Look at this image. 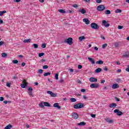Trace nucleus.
<instances>
[{
    "mask_svg": "<svg viewBox=\"0 0 129 129\" xmlns=\"http://www.w3.org/2000/svg\"><path fill=\"white\" fill-rule=\"evenodd\" d=\"M39 106L41 108H43L44 106H47V107H51V105L48 102H41L39 103Z\"/></svg>",
    "mask_w": 129,
    "mask_h": 129,
    "instance_id": "1",
    "label": "nucleus"
},
{
    "mask_svg": "<svg viewBox=\"0 0 129 129\" xmlns=\"http://www.w3.org/2000/svg\"><path fill=\"white\" fill-rule=\"evenodd\" d=\"M84 107V104H83V103H77L74 105V108H75V109L83 108Z\"/></svg>",
    "mask_w": 129,
    "mask_h": 129,
    "instance_id": "2",
    "label": "nucleus"
},
{
    "mask_svg": "<svg viewBox=\"0 0 129 129\" xmlns=\"http://www.w3.org/2000/svg\"><path fill=\"white\" fill-rule=\"evenodd\" d=\"M73 38L70 37L67 39H65L64 41V43H66L69 45H72L73 44Z\"/></svg>",
    "mask_w": 129,
    "mask_h": 129,
    "instance_id": "3",
    "label": "nucleus"
},
{
    "mask_svg": "<svg viewBox=\"0 0 129 129\" xmlns=\"http://www.w3.org/2000/svg\"><path fill=\"white\" fill-rule=\"evenodd\" d=\"M91 28L94 30H98V29H99V26L95 23H92L91 24Z\"/></svg>",
    "mask_w": 129,
    "mask_h": 129,
    "instance_id": "4",
    "label": "nucleus"
},
{
    "mask_svg": "<svg viewBox=\"0 0 129 129\" xmlns=\"http://www.w3.org/2000/svg\"><path fill=\"white\" fill-rule=\"evenodd\" d=\"M102 26H104L106 28H107L110 26V24L108 23V22L103 20L102 22Z\"/></svg>",
    "mask_w": 129,
    "mask_h": 129,
    "instance_id": "5",
    "label": "nucleus"
},
{
    "mask_svg": "<svg viewBox=\"0 0 129 129\" xmlns=\"http://www.w3.org/2000/svg\"><path fill=\"white\" fill-rule=\"evenodd\" d=\"M97 11H102L105 10V7L103 5H100L97 7Z\"/></svg>",
    "mask_w": 129,
    "mask_h": 129,
    "instance_id": "6",
    "label": "nucleus"
},
{
    "mask_svg": "<svg viewBox=\"0 0 129 129\" xmlns=\"http://www.w3.org/2000/svg\"><path fill=\"white\" fill-rule=\"evenodd\" d=\"M72 117L74 119H77V118L79 117V115H78V113L76 112H74L72 114Z\"/></svg>",
    "mask_w": 129,
    "mask_h": 129,
    "instance_id": "7",
    "label": "nucleus"
},
{
    "mask_svg": "<svg viewBox=\"0 0 129 129\" xmlns=\"http://www.w3.org/2000/svg\"><path fill=\"white\" fill-rule=\"evenodd\" d=\"M114 113H117V115H118V116H120V115H122L123 113L122 112L119 111V110L116 109L114 110Z\"/></svg>",
    "mask_w": 129,
    "mask_h": 129,
    "instance_id": "8",
    "label": "nucleus"
},
{
    "mask_svg": "<svg viewBox=\"0 0 129 129\" xmlns=\"http://www.w3.org/2000/svg\"><path fill=\"white\" fill-rule=\"evenodd\" d=\"M28 94L30 95V96H33V88L32 87H29L28 88Z\"/></svg>",
    "mask_w": 129,
    "mask_h": 129,
    "instance_id": "9",
    "label": "nucleus"
},
{
    "mask_svg": "<svg viewBox=\"0 0 129 129\" xmlns=\"http://www.w3.org/2000/svg\"><path fill=\"white\" fill-rule=\"evenodd\" d=\"M47 93L50 94L51 96V97H56L57 96V94L53 93V92L51 91H47Z\"/></svg>",
    "mask_w": 129,
    "mask_h": 129,
    "instance_id": "10",
    "label": "nucleus"
},
{
    "mask_svg": "<svg viewBox=\"0 0 129 129\" xmlns=\"http://www.w3.org/2000/svg\"><path fill=\"white\" fill-rule=\"evenodd\" d=\"M99 86V84H97V83H95V84H91L90 85V87L91 88H98Z\"/></svg>",
    "mask_w": 129,
    "mask_h": 129,
    "instance_id": "11",
    "label": "nucleus"
},
{
    "mask_svg": "<svg viewBox=\"0 0 129 129\" xmlns=\"http://www.w3.org/2000/svg\"><path fill=\"white\" fill-rule=\"evenodd\" d=\"M53 107L57 108V109H61V106L59 105V103H55L53 104Z\"/></svg>",
    "mask_w": 129,
    "mask_h": 129,
    "instance_id": "12",
    "label": "nucleus"
},
{
    "mask_svg": "<svg viewBox=\"0 0 129 129\" xmlns=\"http://www.w3.org/2000/svg\"><path fill=\"white\" fill-rule=\"evenodd\" d=\"M83 22H84V23H85V24L86 25H89V24H90V21L87 18H84L83 20Z\"/></svg>",
    "mask_w": 129,
    "mask_h": 129,
    "instance_id": "13",
    "label": "nucleus"
},
{
    "mask_svg": "<svg viewBox=\"0 0 129 129\" xmlns=\"http://www.w3.org/2000/svg\"><path fill=\"white\" fill-rule=\"evenodd\" d=\"M90 82H97V79L93 77H91L90 78Z\"/></svg>",
    "mask_w": 129,
    "mask_h": 129,
    "instance_id": "14",
    "label": "nucleus"
},
{
    "mask_svg": "<svg viewBox=\"0 0 129 129\" xmlns=\"http://www.w3.org/2000/svg\"><path fill=\"white\" fill-rule=\"evenodd\" d=\"M119 87V86L117 84H114L112 86V88L113 89H116L117 88H118Z\"/></svg>",
    "mask_w": 129,
    "mask_h": 129,
    "instance_id": "15",
    "label": "nucleus"
},
{
    "mask_svg": "<svg viewBox=\"0 0 129 129\" xmlns=\"http://www.w3.org/2000/svg\"><path fill=\"white\" fill-rule=\"evenodd\" d=\"M88 59L89 61L92 63V64H95V60H94V59L91 58V57H88Z\"/></svg>",
    "mask_w": 129,
    "mask_h": 129,
    "instance_id": "16",
    "label": "nucleus"
},
{
    "mask_svg": "<svg viewBox=\"0 0 129 129\" xmlns=\"http://www.w3.org/2000/svg\"><path fill=\"white\" fill-rule=\"evenodd\" d=\"M109 106L110 108H114V107H116V104L114 103H111L109 104Z\"/></svg>",
    "mask_w": 129,
    "mask_h": 129,
    "instance_id": "17",
    "label": "nucleus"
},
{
    "mask_svg": "<svg viewBox=\"0 0 129 129\" xmlns=\"http://www.w3.org/2000/svg\"><path fill=\"white\" fill-rule=\"evenodd\" d=\"M79 13H81V14H83V15H84V14H86V10H84V9H80L79 10Z\"/></svg>",
    "mask_w": 129,
    "mask_h": 129,
    "instance_id": "18",
    "label": "nucleus"
},
{
    "mask_svg": "<svg viewBox=\"0 0 129 129\" xmlns=\"http://www.w3.org/2000/svg\"><path fill=\"white\" fill-rule=\"evenodd\" d=\"M124 58H128L129 57V51L126 52L123 55Z\"/></svg>",
    "mask_w": 129,
    "mask_h": 129,
    "instance_id": "19",
    "label": "nucleus"
},
{
    "mask_svg": "<svg viewBox=\"0 0 129 129\" xmlns=\"http://www.w3.org/2000/svg\"><path fill=\"white\" fill-rule=\"evenodd\" d=\"M101 71H102V69L100 68H98L95 71V73H99V72H101Z\"/></svg>",
    "mask_w": 129,
    "mask_h": 129,
    "instance_id": "20",
    "label": "nucleus"
},
{
    "mask_svg": "<svg viewBox=\"0 0 129 129\" xmlns=\"http://www.w3.org/2000/svg\"><path fill=\"white\" fill-rule=\"evenodd\" d=\"M96 64H99V65H102L103 64V61L102 60H99L96 62Z\"/></svg>",
    "mask_w": 129,
    "mask_h": 129,
    "instance_id": "21",
    "label": "nucleus"
},
{
    "mask_svg": "<svg viewBox=\"0 0 129 129\" xmlns=\"http://www.w3.org/2000/svg\"><path fill=\"white\" fill-rule=\"evenodd\" d=\"M28 84H29V83H26V84H21V88H26V87H27V86H28Z\"/></svg>",
    "mask_w": 129,
    "mask_h": 129,
    "instance_id": "22",
    "label": "nucleus"
},
{
    "mask_svg": "<svg viewBox=\"0 0 129 129\" xmlns=\"http://www.w3.org/2000/svg\"><path fill=\"white\" fill-rule=\"evenodd\" d=\"M85 124H86V122H85L84 121H82L80 123H78V125H80L81 126L85 125Z\"/></svg>",
    "mask_w": 129,
    "mask_h": 129,
    "instance_id": "23",
    "label": "nucleus"
},
{
    "mask_svg": "<svg viewBox=\"0 0 129 129\" xmlns=\"http://www.w3.org/2000/svg\"><path fill=\"white\" fill-rule=\"evenodd\" d=\"M12 127H13V125H12L11 124H9L5 127V129H11Z\"/></svg>",
    "mask_w": 129,
    "mask_h": 129,
    "instance_id": "24",
    "label": "nucleus"
},
{
    "mask_svg": "<svg viewBox=\"0 0 129 129\" xmlns=\"http://www.w3.org/2000/svg\"><path fill=\"white\" fill-rule=\"evenodd\" d=\"M85 36H80L79 38V40L81 41V42H82V41H83V40H85Z\"/></svg>",
    "mask_w": 129,
    "mask_h": 129,
    "instance_id": "25",
    "label": "nucleus"
},
{
    "mask_svg": "<svg viewBox=\"0 0 129 129\" xmlns=\"http://www.w3.org/2000/svg\"><path fill=\"white\" fill-rule=\"evenodd\" d=\"M12 62L13 63V64H18V65H19L20 64V63H19V60L17 59L13 60Z\"/></svg>",
    "mask_w": 129,
    "mask_h": 129,
    "instance_id": "26",
    "label": "nucleus"
},
{
    "mask_svg": "<svg viewBox=\"0 0 129 129\" xmlns=\"http://www.w3.org/2000/svg\"><path fill=\"white\" fill-rule=\"evenodd\" d=\"M31 39H25L24 41H23V43H30L31 42Z\"/></svg>",
    "mask_w": 129,
    "mask_h": 129,
    "instance_id": "27",
    "label": "nucleus"
},
{
    "mask_svg": "<svg viewBox=\"0 0 129 129\" xmlns=\"http://www.w3.org/2000/svg\"><path fill=\"white\" fill-rule=\"evenodd\" d=\"M32 46L34 48V49H38V47H39V45L36 43L33 44Z\"/></svg>",
    "mask_w": 129,
    "mask_h": 129,
    "instance_id": "28",
    "label": "nucleus"
},
{
    "mask_svg": "<svg viewBox=\"0 0 129 129\" xmlns=\"http://www.w3.org/2000/svg\"><path fill=\"white\" fill-rule=\"evenodd\" d=\"M2 57H3V58H7V56H8V54L6 52H3L2 54Z\"/></svg>",
    "mask_w": 129,
    "mask_h": 129,
    "instance_id": "29",
    "label": "nucleus"
},
{
    "mask_svg": "<svg viewBox=\"0 0 129 129\" xmlns=\"http://www.w3.org/2000/svg\"><path fill=\"white\" fill-rule=\"evenodd\" d=\"M59 13H60L61 14H65L66 13V11H65L63 10L62 9H59L58 10Z\"/></svg>",
    "mask_w": 129,
    "mask_h": 129,
    "instance_id": "30",
    "label": "nucleus"
},
{
    "mask_svg": "<svg viewBox=\"0 0 129 129\" xmlns=\"http://www.w3.org/2000/svg\"><path fill=\"white\" fill-rule=\"evenodd\" d=\"M105 15H110V14H111V13L110 12V11L109 10H106L105 11Z\"/></svg>",
    "mask_w": 129,
    "mask_h": 129,
    "instance_id": "31",
    "label": "nucleus"
},
{
    "mask_svg": "<svg viewBox=\"0 0 129 129\" xmlns=\"http://www.w3.org/2000/svg\"><path fill=\"white\" fill-rule=\"evenodd\" d=\"M70 100H71V102H76V99H75L74 98H71L70 99Z\"/></svg>",
    "mask_w": 129,
    "mask_h": 129,
    "instance_id": "32",
    "label": "nucleus"
},
{
    "mask_svg": "<svg viewBox=\"0 0 129 129\" xmlns=\"http://www.w3.org/2000/svg\"><path fill=\"white\" fill-rule=\"evenodd\" d=\"M7 13L6 11H0V16H2L4 14H6Z\"/></svg>",
    "mask_w": 129,
    "mask_h": 129,
    "instance_id": "33",
    "label": "nucleus"
},
{
    "mask_svg": "<svg viewBox=\"0 0 129 129\" xmlns=\"http://www.w3.org/2000/svg\"><path fill=\"white\" fill-rule=\"evenodd\" d=\"M44 76L46 77V76H48V75H51V73L50 72H47V73H45L43 74Z\"/></svg>",
    "mask_w": 129,
    "mask_h": 129,
    "instance_id": "34",
    "label": "nucleus"
},
{
    "mask_svg": "<svg viewBox=\"0 0 129 129\" xmlns=\"http://www.w3.org/2000/svg\"><path fill=\"white\" fill-rule=\"evenodd\" d=\"M114 46H115V48H117L118 47V46H119V42H115Z\"/></svg>",
    "mask_w": 129,
    "mask_h": 129,
    "instance_id": "35",
    "label": "nucleus"
},
{
    "mask_svg": "<svg viewBox=\"0 0 129 129\" xmlns=\"http://www.w3.org/2000/svg\"><path fill=\"white\" fill-rule=\"evenodd\" d=\"M45 55V53L44 52L39 53L38 54V57H43Z\"/></svg>",
    "mask_w": 129,
    "mask_h": 129,
    "instance_id": "36",
    "label": "nucleus"
},
{
    "mask_svg": "<svg viewBox=\"0 0 129 129\" xmlns=\"http://www.w3.org/2000/svg\"><path fill=\"white\" fill-rule=\"evenodd\" d=\"M58 76H59V74H58L57 73L55 74V79H56V80H58V79H59Z\"/></svg>",
    "mask_w": 129,
    "mask_h": 129,
    "instance_id": "37",
    "label": "nucleus"
},
{
    "mask_svg": "<svg viewBox=\"0 0 129 129\" xmlns=\"http://www.w3.org/2000/svg\"><path fill=\"white\" fill-rule=\"evenodd\" d=\"M115 13H116V14H117L118 13H121V10L116 9L115 11Z\"/></svg>",
    "mask_w": 129,
    "mask_h": 129,
    "instance_id": "38",
    "label": "nucleus"
},
{
    "mask_svg": "<svg viewBox=\"0 0 129 129\" xmlns=\"http://www.w3.org/2000/svg\"><path fill=\"white\" fill-rule=\"evenodd\" d=\"M72 7L76 9V8H78V5H77V4H74V5H72Z\"/></svg>",
    "mask_w": 129,
    "mask_h": 129,
    "instance_id": "39",
    "label": "nucleus"
},
{
    "mask_svg": "<svg viewBox=\"0 0 129 129\" xmlns=\"http://www.w3.org/2000/svg\"><path fill=\"white\" fill-rule=\"evenodd\" d=\"M116 82H117L118 83H120L121 82V79H117L116 80Z\"/></svg>",
    "mask_w": 129,
    "mask_h": 129,
    "instance_id": "40",
    "label": "nucleus"
},
{
    "mask_svg": "<svg viewBox=\"0 0 129 129\" xmlns=\"http://www.w3.org/2000/svg\"><path fill=\"white\" fill-rule=\"evenodd\" d=\"M97 4H101L102 0H96Z\"/></svg>",
    "mask_w": 129,
    "mask_h": 129,
    "instance_id": "41",
    "label": "nucleus"
},
{
    "mask_svg": "<svg viewBox=\"0 0 129 129\" xmlns=\"http://www.w3.org/2000/svg\"><path fill=\"white\" fill-rule=\"evenodd\" d=\"M106 47H107V44L105 43L103 44L102 45V48L105 49Z\"/></svg>",
    "mask_w": 129,
    "mask_h": 129,
    "instance_id": "42",
    "label": "nucleus"
},
{
    "mask_svg": "<svg viewBox=\"0 0 129 129\" xmlns=\"http://www.w3.org/2000/svg\"><path fill=\"white\" fill-rule=\"evenodd\" d=\"M46 43H43L42 45H41V48H46Z\"/></svg>",
    "mask_w": 129,
    "mask_h": 129,
    "instance_id": "43",
    "label": "nucleus"
},
{
    "mask_svg": "<svg viewBox=\"0 0 129 129\" xmlns=\"http://www.w3.org/2000/svg\"><path fill=\"white\" fill-rule=\"evenodd\" d=\"M64 82V80L63 79V78H61L60 80L59 81V83H62V82Z\"/></svg>",
    "mask_w": 129,
    "mask_h": 129,
    "instance_id": "44",
    "label": "nucleus"
},
{
    "mask_svg": "<svg viewBox=\"0 0 129 129\" xmlns=\"http://www.w3.org/2000/svg\"><path fill=\"white\" fill-rule=\"evenodd\" d=\"M48 67L47 65H45L43 67V69H48Z\"/></svg>",
    "mask_w": 129,
    "mask_h": 129,
    "instance_id": "45",
    "label": "nucleus"
},
{
    "mask_svg": "<svg viewBox=\"0 0 129 129\" xmlns=\"http://www.w3.org/2000/svg\"><path fill=\"white\" fill-rule=\"evenodd\" d=\"M78 69H82V65L79 64L78 66Z\"/></svg>",
    "mask_w": 129,
    "mask_h": 129,
    "instance_id": "46",
    "label": "nucleus"
},
{
    "mask_svg": "<svg viewBox=\"0 0 129 129\" xmlns=\"http://www.w3.org/2000/svg\"><path fill=\"white\" fill-rule=\"evenodd\" d=\"M76 82H77V83H79V84H81V83H82L81 82V81L80 80H77V81H76Z\"/></svg>",
    "mask_w": 129,
    "mask_h": 129,
    "instance_id": "47",
    "label": "nucleus"
},
{
    "mask_svg": "<svg viewBox=\"0 0 129 129\" xmlns=\"http://www.w3.org/2000/svg\"><path fill=\"white\" fill-rule=\"evenodd\" d=\"M91 116L93 118H95V116H96V115L94 114H91Z\"/></svg>",
    "mask_w": 129,
    "mask_h": 129,
    "instance_id": "48",
    "label": "nucleus"
},
{
    "mask_svg": "<svg viewBox=\"0 0 129 129\" xmlns=\"http://www.w3.org/2000/svg\"><path fill=\"white\" fill-rule=\"evenodd\" d=\"M5 100V98L3 97H0V101H4Z\"/></svg>",
    "mask_w": 129,
    "mask_h": 129,
    "instance_id": "49",
    "label": "nucleus"
},
{
    "mask_svg": "<svg viewBox=\"0 0 129 129\" xmlns=\"http://www.w3.org/2000/svg\"><path fill=\"white\" fill-rule=\"evenodd\" d=\"M38 73H40V74L43 73V70H42V69H39V70H38Z\"/></svg>",
    "mask_w": 129,
    "mask_h": 129,
    "instance_id": "50",
    "label": "nucleus"
},
{
    "mask_svg": "<svg viewBox=\"0 0 129 129\" xmlns=\"http://www.w3.org/2000/svg\"><path fill=\"white\" fill-rule=\"evenodd\" d=\"M6 86H7V87H11V83H7Z\"/></svg>",
    "mask_w": 129,
    "mask_h": 129,
    "instance_id": "51",
    "label": "nucleus"
},
{
    "mask_svg": "<svg viewBox=\"0 0 129 129\" xmlns=\"http://www.w3.org/2000/svg\"><path fill=\"white\" fill-rule=\"evenodd\" d=\"M122 28H123V26H120V25H119V26H118V29L119 30H121V29H122Z\"/></svg>",
    "mask_w": 129,
    "mask_h": 129,
    "instance_id": "52",
    "label": "nucleus"
},
{
    "mask_svg": "<svg viewBox=\"0 0 129 129\" xmlns=\"http://www.w3.org/2000/svg\"><path fill=\"white\" fill-rule=\"evenodd\" d=\"M4 44H5V42L2 41H0V47L1 46H3V45H4Z\"/></svg>",
    "mask_w": 129,
    "mask_h": 129,
    "instance_id": "53",
    "label": "nucleus"
},
{
    "mask_svg": "<svg viewBox=\"0 0 129 129\" xmlns=\"http://www.w3.org/2000/svg\"><path fill=\"white\" fill-rule=\"evenodd\" d=\"M23 84H27L28 82H26V80H23V81L22 82Z\"/></svg>",
    "mask_w": 129,
    "mask_h": 129,
    "instance_id": "54",
    "label": "nucleus"
},
{
    "mask_svg": "<svg viewBox=\"0 0 129 129\" xmlns=\"http://www.w3.org/2000/svg\"><path fill=\"white\" fill-rule=\"evenodd\" d=\"M21 66H22V67H24V66H26V63L23 62L21 64Z\"/></svg>",
    "mask_w": 129,
    "mask_h": 129,
    "instance_id": "55",
    "label": "nucleus"
},
{
    "mask_svg": "<svg viewBox=\"0 0 129 129\" xmlns=\"http://www.w3.org/2000/svg\"><path fill=\"white\" fill-rule=\"evenodd\" d=\"M81 92H85V91H86V89H82L81 90Z\"/></svg>",
    "mask_w": 129,
    "mask_h": 129,
    "instance_id": "56",
    "label": "nucleus"
},
{
    "mask_svg": "<svg viewBox=\"0 0 129 129\" xmlns=\"http://www.w3.org/2000/svg\"><path fill=\"white\" fill-rule=\"evenodd\" d=\"M125 70L127 71V72H129V65L127 66V67Z\"/></svg>",
    "mask_w": 129,
    "mask_h": 129,
    "instance_id": "57",
    "label": "nucleus"
},
{
    "mask_svg": "<svg viewBox=\"0 0 129 129\" xmlns=\"http://www.w3.org/2000/svg\"><path fill=\"white\" fill-rule=\"evenodd\" d=\"M104 82H105V80H102L101 81V84H103L104 83Z\"/></svg>",
    "mask_w": 129,
    "mask_h": 129,
    "instance_id": "58",
    "label": "nucleus"
},
{
    "mask_svg": "<svg viewBox=\"0 0 129 129\" xmlns=\"http://www.w3.org/2000/svg\"><path fill=\"white\" fill-rule=\"evenodd\" d=\"M108 123H111L112 122H113V120H109V122H108Z\"/></svg>",
    "mask_w": 129,
    "mask_h": 129,
    "instance_id": "59",
    "label": "nucleus"
},
{
    "mask_svg": "<svg viewBox=\"0 0 129 129\" xmlns=\"http://www.w3.org/2000/svg\"><path fill=\"white\" fill-rule=\"evenodd\" d=\"M115 100H116V101H119V99L116 97H115Z\"/></svg>",
    "mask_w": 129,
    "mask_h": 129,
    "instance_id": "60",
    "label": "nucleus"
},
{
    "mask_svg": "<svg viewBox=\"0 0 129 129\" xmlns=\"http://www.w3.org/2000/svg\"><path fill=\"white\" fill-rule=\"evenodd\" d=\"M104 70L105 71H108V69H107V67H106L105 68H104Z\"/></svg>",
    "mask_w": 129,
    "mask_h": 129,
    "instance_id": "61",
    "label": "nucleus"
},
{
    "mask_svg": "<svg viewBox=\"0 0 129 129\" xmlns=\"http://www.w3.org/2000/svg\"><path fill=\"white\" fill-rule=\"evenodd\" d=\"M14 2L15 3H20V2H21V0H14Z\"/></svg>",
    "mask_w": 129,
    "mask_h": 129,
    "instance_id": "62",
    "label": "nucleus"
},
{
    "mask_svg": "<svg viewBox=\"0 0 129 129\" xmlns=\"http://www.w3.org/2000/svg\"><path fill=\"white\" fill-rule=\"evenodd\" d=\"M13 79H14L15 80H16V79H18V77H17L16 76H14L13 78Z\"/></svg>",
    "mask_w": 129,
    "mask_h": 129,
    "instance_id": "63",
    "label": "nucleus"
},
{
    "mask_svg": "<svg viewBox=\"0 0 129 129\" xmlns=\"http://www.w3.org/2000/svg\"><path fill=\"white\" fill-rule=\"evenodd\" d=\"M18 57H19V58H24V56H23V55H18Z\"/></svg>",
    "mask_w": 129,
    "mask_h": 129,
    "instance_id": "64",
    "label": "nucleus"
}]
</instances>
